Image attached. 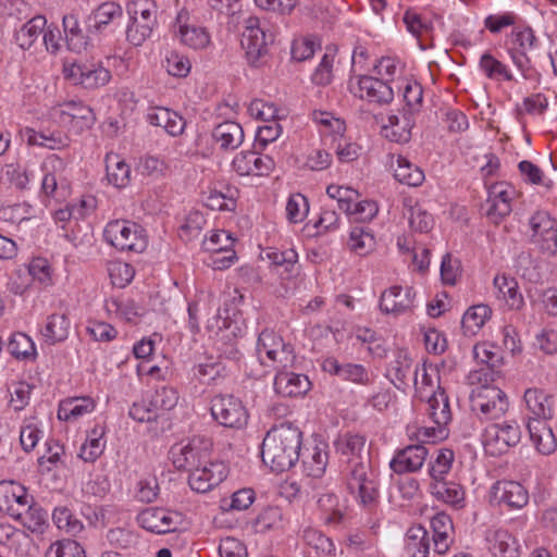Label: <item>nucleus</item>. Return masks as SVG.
<instances>
[{
    "mask_svg": "<svg viewBox=\"0 0 557 557\" xmlns=\"http://www.w3.org/2000/svg\"><path fill=\"white\" fill-rule=\"evenodd\" d=\"M431 537L422 525H413L406 534V549L410 557H429Z\"/></svg>",
    "mask_w": 557,
    "mask_h": 557,
    "instance_id": "36",
    "label": "nucleus"
},
{
    "mask_svg": "<svg viewBox=\"0 0 557 557\" xmlns=\"http://www.w3.org/2000/svg\"><path fill=\"white\" fill-rule=\"evenodd\" d=\"M490 502L508 509H521L529 503V493L519 482L497 481L491 487Z\"/></svg>",
    "mask_w": 557,
    "mask_h": 557,
    "instance_id": "13",
    "label": "nucleus"
},
{
    "mask_svg": "<svg viewBox=\"0 0 557 557\" xmlns=\"http://www.w3.org/2000/svg\"><path fill=\"white\" fill-rule=\"evenodd\" d=\"M530 242L542 252L555 256L557 252V224L546 211H536L529 219Z\"/></svg>",
    "mask_w": 557,
    "mask_h": 557,
    "instance_id": "8",
    "label": "nucleus"
},
{
    "mask_svg": "<svg viewBox=\"0 0 557 557\" xmlns=\"http://www.w3.org/2000/svg\"><path fill=\"white\" fill-rule=\"evenodd\" d=\"M107 178L116 188L126 187L131 182V168L119 154L106 157Z\"/></svg>",
    "mask_w": 557,
    "mask_h": 557,
    "instance_id": "35",
    "label": "nucleus"
},
{
    "mask_svg": "<svg viewBox=\"0 0 557 557\" xmlns=\"http://www.w3.org/2000/svg\"><path fill=\"white\" fill-rule=\"evenodd\" d=\"M473 355L478 362L485 366L474 373L480 382H494L500 377L504 358L496 346L488 343L476 344L473 347Z\"/></svg>",
    "mask_w": 557,
    "mask_h": 557,
    "instance_id": "15",
    "label": "nucleus"
},
{
    "mask_svg": "<svg viewBox=\"0 0 557 557\" xmlns=\"http://www.w3.org/2000/svg\"><path fill=\"white\" fill-rule=\"evenodd\" d=\"M387 371L392 383L398 389H405L408 385L407 379L411 373H413L414 384L418 382L419 368L416 367V369L412 370V360L407 354H398L395 360L391 362Z\"/></svg>",
    "mask_w": 557,
    "mask_h": 557,
    "instance_id": "33",
    "label": "nucleus"
},
{
    "mask_svg": "<svg viewBox=\"0 0 557 557\" xmlns=\"http://www.w3.org/2000/svg\"><path fill=\"white\" fill-rule=\"evenodd\" d=\"M189 14L181 11L176 17L177 35L183 45L195 49H205L210 44V35L205 27L190 24Z\"/></svg>",
    "mask_w": 557,
    "mask_h": 557,
    "instance_id": "18",
    "label": "nucleus"
},
{
    "mask_svg": "<svg viewBox=\"0 0 557 557\" xmlns=\"http://www.w3.org/2000/svg\"><path fill=\"white\" fill-rule=\"evenodd\" d=\"M414 295L412 287L392 286L381 295L380 309L385 313L406 312L412 307Z\"/></svg>",
    "mask_w": 557,
    "mask_h": 557,
    "instance_id": "22",
    "label": "nucleus"
},
{
    "mask_svg": "<svg viewBox=\"0 0 557 557\" xmlns=\"http://www.w3.org/2000/svg\"><path fill=\"white\" fill-rule=\"evenodd\" d=\"M106 308L109 312H114L128 322L134 321L139 315L138 307L132 299L112 298L107 301Z\"/></svg>",
    "mask_w": 557,
    "mask_h": 557,
    "instance_id": "59",
    "label": "nucleus"
},
{
    "mask_svg": "<svg viewBox=\"0 0 557 557\" xmlns=\"http://www.w3.org/2000/svg\"><path fill=\"white\" fill-rule=\"evenodd\" d=\"M309 212L308 199L300 193L289 196L286 203V216L292 223L304 221Z\"/></svg>",
    "mask_w": 557,
    "mask_h": 557,
    "instance_id": "58",
    "label": "nucleus"
},
{
    "mask_svg": "<svg viewBox=\"0 0 557 557\" xmlns=\"http://www.w3.org/2000/svg\"><path fill=\"white\" fill-rule=\"evenodd\" d=\"M227 476V468L222 461L209 459L200 467L189 471L188 485L197 493H207L218 486Z\"/></svg>",
    "mask_w": 557,
    "mask_h": 557,
    "instance_id": "12",
    "label": "nucleus"
},
{
    "mask_svg": "<svg viewBox=\"0 0 557 557\" xmlns=\"http://www.w3.org/2000/svg\"><path fill=\"white\" fill-rule=\"evenodd\" d=\"M507 395L497 386L484 382L471 394V408L484 419H499L508 410Z\"/></svg>",
    "mask_w": 557,
    "mask_h": 557,
    "instance_id": "6",
    "label": "nucleus"
},
{
    "mask_svg": "<svg viewBox=\"0 0 557 557\" xmlns=\"http://www.w3.org/2000/svg\"><path fill=\"white\" fill-rule=\"evenodd\" d=\"M431 494L436 499L455 507H462L465 503L463 487L453 481H437L430 484Z\"/></svg>",
    "mask_w": 557,
    "mask_h": 557,
    "instance_id": "34",
    "label": "nucleus"
},
{
    "mask_svg": "<svg viewBox=\"0 0 557 557\" xmlns=\"http://www.w3.org/2000/svg\"><path fill=\"white\" fill-rule=\"evenodd\" d=\"M375 238L373 234L366 231L363 227H355L350 232L349 247L359 256L367 255L374 249Z\"/></svg>",
    "mask_w": 557,
    "mask_h": 557,
    "instance_id": "51",
    "label": "nucleus"
},
{
    "mask_svg": "<svg viewBox=\"0 0 557 557\" xmlns=\"http://www.w3.org/2000/svg\"><path fill=\"white\" fill-rule=\"evenodd\" d=\"M206 249L214 251L216 255L224 253L221 258H215L213 263L216 268H228L233 264L236 253L227 247L232 245L231 236L225 231L213 233L209 240L205 243Z\"/></svg>",
    "mask_w": 557,
    "mask_h": 557,
    "instance_id": "30",
    "label": "nucleus"
},
{
    "mask_svg": "<svg viewBox=\"0 0 557 557\" xmlns=\"http://www.w3.org/2000/svg\"><path fill=\"white\" fill-rule=\"evenodd\" d=\"M413 126L412 116L403 113L401 116L392 114L387 123L382 126V134L391 141L405 144L411 138V128Z\"/></svg>",
    "mask_w": 557,
    "mask_h": 557,
    "instance_id": "28",
    "label": "nucleus"
},
{
    "mask_svg": "<svg viewBox=\"0 0 557 557\" xmlns=\"http://www.w3.org/2000/svg\"><path fill=\"white\" fill-rule=\"evenodd\" d=\"M301 438V431L290 423L273 426L262 442L263 462L275 472L290 469L299 460Z\"/></svg>",
    "mask_w": 557,
    "mask_h": 557,
    "instance_id": "2",
    "label": "nucleus"
},
{
    "mask_svg": "<svg viewBox=\"0 0 557 557\" xmlns=\"http://www.w3.org/2000/svg\"><path fill=\"white\" fill-rule=\"evenodd\" d=\"M523 397L528 409L537 417L536 419L552 417V409L548 404L549 397L542 389L528 388Z\"/></svg>",
    "mask_w": 557,
    "mask_h": 557,
    "instance_id": "43",
    "label": "nucleus"
},
{
    "mask_svg": "<svg viewBox=\"0 0 557 557\" xmlns=\"http://www.w3.org/2000/svg\"><path fill=\"white\" fill-rule=\"evenodd\" d=\"M211 442L203 437H194L185 445L171 448L173 463L178 470L190 471L210 459Z\"/></svg>",
    "mask_w": 557,
    "mask_h": 557,
    "instance_id": "10",
    "label": "nucleus"
},
{
    "mask_svg": "<svg viewBox=\"0 0 557 557\" xmlns=\"http://www.w3.org/2000/svg\"><path fill=\"white\" fill-rule=\"evenodd\" d=\"M212 138L221 149H235L243 143L244 131L238 123L225 121L213 128Z\"/></svg>",
    "mask_w": 557,
    "mask_h": 557,
    "instance_id": "31",
    "label": "nucleus"
},
{
    "mask_svg": "<svg viewBox=\"0 0 557 557\" xmlns=\"http://www.w3.org/2000/svg\"><path fill=\"white\" fill-rule=\"evenodd\" d=\"M211 414L225 428L240 429L247 424L248 412L240 399L233 395H216L211 399Z\"/></svg>",
    "mask_w": 557,
    "mask_h": 557,
    "instance_id": "9",
    "label": "nucleus"
},
{
    "mask_svg": "<svg viewBox=\"0 0 557 557\" xmlns=\"http://www.w3.org/2000/svg\"><path fill=\"white\" fill-rule=\"evenodd\" d=\"M284 341L272 330H263L257 341V354L261 363H263L262 355L264 354L268 359L272 357L271 350H277L284 347Z\"/></svg>",
    "mask_w": 557,
    "mask_h": 557,
    "instance_id": "54",
    "label": "nucleus"
},
{
    "mask_svg": "<svg viewBox=\"0 0 557 557\" xmlns=\"http://www.w3.org/2000/svg\"><path fill=\"white\" fill-rule=\"evenodd\" d=\"M225 367L220 361L199 363L194 367V375L201 383L210 384L224 376Z\"/></svg>",
    "mask_w": 557,
    "mask_h": 557,
    "instance_id": "60",
    "label": "nucleus"
},
{
    "mask_svg": "<svg viewBox=\"0 0 557 557\" xmlns=\"http://www.w3.org/2000/svg\"><path fill=\"white\" fill-rule=\"evenodd\" d=\"M255 492L251 488H240L232 494L231 498H223L221 500V509L224 511L230 510H246L255 500Z\"/></svg>",
    "mask_w": 557,
    "mask_h": 557,
    "instance_id": "52",
    "label": "nucleus"
},
{
    "mask_svg": "<svg viewBox=\"0 0 557 557\" xmlns=\"http://www.w3.org/2000/svg\"><path fill=\"white\" fill-rule=\"evenodd\" d=\"M147 121L153 126L162 127L171 136L181 135L186 125L183 116L163 107L150 109L147 113Z\"/></svg>",
    "mask_w": 557,
    "mask_h": 557,
    "instance_id": "25",
    "label": "nucleus"
},
{
    "mask_svg": "<svg viewBox=\"0 0 557 557\" xmlns=\"http://www.w3.org/2000/svg\"><path fill=\"white\" fill-rule=\"evenodd\" d=\"M46 557H86V552L78 542L65 539L51 544Z\"/></svg>",
    "mask_w": 557,
    "mask_h": 557,
    "instance_id": "53",
    "label": "nucleus"
},
{
    "mask_svg": "<svg viewBox=\"0 0 557 557\" xmlns=\"http://www.w3.org/2000/svg\"><path fill=\"white\" fill-rule=\"evenodd\" d=\"M47 20L42 15H36L26 22L15 34V40L22 49H29L44 33Z\"/></svg>",
    "mask_w": 557,
    "mask_h": 557,
    "instance_id": "39",
    "label": "nucleus"
},
{
    "mask_svg": "<svg viewBox=\"0 0 557 557\" xmlns=\"http://www.w3.org/2000/svg\"><path fill=\"white\" fill-rule=\"evenodd\" d=\"M334 446L347 462L345 472L350 493L358 494L363 505L373 504L379 493L366 436L347 432L335 440Z\"/></svg>",
    "mask_w": 557,
    "mask_h": 557,
    "instance_id": "1",
    "label": "nucleus"
},
{
    "mask_svg": "<svg viewBox=\"0 0 557 557\" xmlns=\"http://www.w3.org/2000/svg\"><path fill=\"white\" fill-rule=\"evenodd\" d=\"M234 171L242 175H268L274 168V161L269 156L256 151H242L233 160Z\"/></svg>",
    "mask_w": 557,
    "mask_h": 557,
    "instance_id": "16",
    "label": "nucleus"
},
{
    "mask_svg": "<svg viewBox=\"0 0 557 557\" xmlns=\"http://www.w3.org/2000/svg\"><path fill=\"white\" fill-rule=\"evenodd\" d=\"M428 456L423 445H409L399 449L389 462L391 469L398 474L420 470Z\"/></svg>",
    "mask_w": 557,
    "mask_h": 557,
    "instance_id": "19",
    "label": "nucleus"
},
{
    "mask_svg": "<svg viewBox=\"0 0 557 557\" xmlns=\"http://www.w3.org/2000/svg\"><path fill=\"white\" fill-rule=\"evenodd\" d=\"M454 461V451L448 448L437 450L434 461L430 462L429 474L434 482L443 481L444 476L450 471Z\"/></svg>",
    "mask_w": 557,
    "mask_h": 557,
    "instance_id": "50",
    "label": "nucleus"
},
{
    "mask_svg": "<svg viewBox=\"0 0 557 557\" xmlns=\"http://www.w3.org/2000/svg\"><path fill=\"white\" fill-rule=\"evenodd\" d=\"M122 7L113 1L103 2L88 16L87 30L90 34H99L113 20L121 17Z\"/></svg>",
    "mask_w": 557,
    "mask_h": 557,
    "instance_id": "29",
    "label": "nucleus"
},
{
    "mask_svg": "<svg viewBox=\"0 0 557 557\" xmlns=\"http://www.w3.org/2000/svg\"><path fill=\"white\" fill-rule=\"evenodd\" d=\"M273 41L272 34H267L260 27L258 17H249L242 35V47L245 50L247 62L255 67L267 62L269 44Z\"/></svg>",
    "mask_w": 557,
    "mask_h": 557,
    "instance_id": "5",
    "label": "nucleus"
},
{
    "mask_svg": "<svg viewBox=\"0 0 557 557\" xmlns=\"http://www.w3.org/2000/svg\"><path fill=\"white\" fill-rule=\"evenodd\" d=\"M530 440L539 453L549 455L557 447V440L545 419H530L527 423Z\"/></svg>",
    "mask_w": 557,
    "mask_h": 557,
    "instance_id": "24",
    "label": "nucleus"
},
{
    "mask_svg": "<svg viewBox=\"0 0 557 557\" xmlns=\"http://www.w3.org/2000/svg\"><path fill=\"white\" fill-rule=\"evenodd\" d=\"M8 350L16 359H26L35 355L34 343L24 333H15L11 336Z\"/></svg>",
    "mask_w": 557,
    "mask_h": 557,
    "instance_id": "57",
    "label": "nucleus"
},
{
    "mask_svg": "<svg viewBox=\"0 0 557 557\" xmlns=\"http://www.w3.org/2000/svg\"><path fill=\"white\" fill-rule=\"evenodd\" d=\"M322 369L344 381L356 384L368 385L372 382V374L362 364L341 363L335 358H326L322 363Z\"/></svg>",
    "mask_w": 557,
    "mask_h": 557,
    "instance_id": "20",
    "label": "nucleus"
},
{
    "mask_svg": "<svg viewBox=\"0 0 557 557\" xmlns=\"http://www.w3.org/2000/svg\"><path fill=\"white\" fill-rule=\"evenodd\" d=\"M71 75L87 89H96L107 85L111 79L109 70L101 65H74Z\"/></svg>",
    "mask_w": 557,
    "mask_h": 557,
    "instance_id": "26",
    "label": "nucleus"
},
{
    "mask_svg": "<svg viewBox=\"0 0 557 557\" xmlns=\"http://www.w3.org/2000/svg\"><path fill=\"white\" fill-rule=\"evenodd\" d=\"M69 318L64 313H53L48 317L47 323L42 329L41 334L45 337L46 343L53 345L55 343L65 341L69 336Z\"/></svg>",
    "mask_w": 557,
    "mask_h": 557,
    "instance_id": "38",
    "label": "nucleus"
},
{
    "mask_svg": "<svg viewBox=\"0 0 557 557\" xmlns=\"http://www.w3.org/2000/svg\"><path fill=\"white\" fill-rule=\"evenodd\" d=\"M513 195L515 189L504 183H496L488 188V197L485 201L484 209L486 216L494 224H499L510 214Z\"/></svg>",
    "mask_w": 557,
    "mask_h": 557,
    "instance_id": "14",
    "label": "nucleus"
},
{
    "mask_svg": "<svg viewBox=\"0 0 557 557\" xmlns=\"http://www.w3.org/2000/svg\"><path fill=\"white\" fill-rule=\"evenodd\" d=\"M486 541L490 543V550L495 557H520L517 540L507 530H490Z\"/></svg>",
    "mask_w": 557,
    "mask_h": 557,
    "instance_id": "27",
    "label": "nucleus"
},
{
    "mask_svg": "<svg viewBox=\"0 0 557 557\" xmlns=\"http://www.w3.org/2000/svg\"><path fill=\"white\" fill-rule=\"evenodd\" d=\"M497 296L503 298L511 309H519L523 304L522 295L518 292V282L505 274L496 275L493 281Z\"/></svg>",
    "mask_w": 557,
    "mask_h": 557,
    "instance_id": "37",
    "label": "nucleus"
},
{
    "mask_svg": "<svg viewBox=\"0 0 557 557\" xmlns=\"http://www.w3.org/2000/svg\"><path fill=\"white\" fill-rule=\"evenodd\" d=\"M479 65L481 71L491 79L502 77L505 81H512L513 78L508 67L488 52L482 54Z\"/></svg>",
    "mask_w": 557,
    "mask_h": 557,
    "instance_id": "49",
    "label": "nucleus"
},
{
    "mask_svg": "<svg viewBox=\"0 0 557 557\" xmlns=\"http://www.w3.org/2000/svg\"><path fill=\"white\" fill-rule=\"evenodd\" d=\"M102 435V430L98 431L94 429L87 436L85 443L81 446L79 458L85 462H95L102 455L104 449V442L101 440Z\"/></svg>",
    "mask_w": 557,
    "mask_h": 557,
    "instance_id": "48",
    "label": "nucleus"
},
{
    "mask_svg": "<svg viewBox=\"0 0 557 557\" xmlns=\"http://www.w3.org/2000/svg\"><path fill=\"white\" fill-rule=\"evenodd\" d=\"M137 522L149 532L164 534L175 532L183 522V516L166 508L149 507L138 513Z\"/></svg>",
    "mask_w": 557,
    "mask_h": 557,
    "instance_id": "11",
    "label": "nucleus"
},
{
    "mask_svg": "<svg viewBox=\"0 0 557 557\" xmlns=\"http://www.w3.org/2000/svg\"><path fill=\"white\" fill-rule=\"evenodd\" d=\"M215 348L220 357L234 360L238 358L239 350L237 347V339L234 331H221L218 333L215 341Z\"/></svg>",
    "mask_w": 557,
    "mask_h": 557,
    "instance_id": "56",
    "label": "nucleus"
},
{
    "mask_svg": "<svg viewBox=\"0 0 557 557\" xmlns=\"http://www.w3.org/2000/svg\"><path fill=\"white\" fill-rule=\"evenodd\" d=\"M62 23L69 48L77 52L85 48L87 42L79 27L77 16L75 14L64 15Z\"/></svg>",
    "mask_w": 557,
    "mask_h": 557,
    "instance_id": "45",
    "label": "nucleus"
},
{
    "mask_svg": "<svg viewBox=\"0 0 557 557\" xmlns=\"http://www.w3.org/2000/svg\"><path fill=\"white\" fill-rule=\"evenodd\" d=\"M359 97L369 102L380 106L388 104L394 99V90L389 84L383 79L372 76L358 77Z\"/></svg>",
    "mask_w": 557,
    "mask_h": 557,
    "instance_id": "21",
    "label": "nucleus"
},
{
    "mask_svg": "<svg viewBox=\"0 0 557 557\" xmlns=\"http://www.w3.org/2000/svg\"><path fill=\"white\" fill-rule=\"evenodd\" d=\"M426 412L438 426H445L451 420L448 396L441 386L429 398Z\"/></svg>",
    "mask_w": 557,
    "mask_h": 557,
    "instance_id": "32",
    "label": "nucleus"
},
{
    "mask_svg": "<svg viewBox=\"0 0 557 557\" xmlns=\"http://www.w3.org/2000/svg\"><path fill=\"white\" fill-rule=\"evenodd\" d=\"M103 237L119 250L143 252L147 247L143 227L127 220L109 222L103 231Z\"/></svg>",
    "mask_w": 557,
    "mask_h": 557,
    "instance_id": "4",
    "label": "nucleus"
},
{
    "mask_svg": "<svg viewBox=\"0 0 557 557\" xmlns=\"http://www.w3.org/2000/svg\"><path fill=\"white\" fill-rule=\"evenodd\" d=\"M107 540L110 545L122 549L131 548L138 542L137 534L124 528L110 529L107 532Z\"/></svg>",
    "mask_w": 557,
    "mask_h": 557,
    "instance_id": "61",
    "label": "nucleus"
},
{
    "mask_svg": "<svg viewBox=\"0 0 557 557\" xmlns=\"http://www.w3.org/2000/svg\"><path fill=\"white\" fill-rule=\"evenodd\" d=\"M52 519L58 529L65 531L72 536L78 535L84 530L83 522L67 507H57L53 510Z\"/></svg>",
    "mask_w": 557,
    "mask_h": 557,
    "instance_id": "46",
    "label": "nucleus"
},
{
    "mask_svg": "<svg viewBox=\"0 0 557 557\" xmlns=\"http://www.w3.org/2000/svg\"><path fill=\"white\" fill-rule=\"evenodd\" d=\"M41 435V431L38 429L37 424L34 422V419L26 420L21 428L20 432V442L23 449L26 453L32 451Z\"/></svg>",
    "mask_w": 557,
    "mask_h": 557,
    "instance_id": "64",
    "label": "nucleus"
},
{
    "mask_svg": "<svg viewBox=\"0 0 557 557\" xmlns=\"http://www.w3.org/2000/svg\"><path fill=\"white\" fill-rule=\"evenodd\" d=\"M520 440V425L515 420H508L487 426L482 442L487 454L499 456L508 451L510 447L518 445Z\"/></svg>",
    "mask_w": 557,
    "mask_h": 557,
    "instance_id": "7",
    "label": "nucleus"
},
{
    "mask_svg": "<svg viewBox=\"0 0 557 557\" xmlns=\"http://www.w3.org/2000/svg\"><path fill=\"white\" fill-rule=\"evenodd\" d=\"M22 509L21 515L15 516L14 519L21 521L32 532L42 531L47 523V512L41 507L29 503Z\"/></svg>",
    "mask_w": 557,
    "mask_h": 557,
    "instance_id": "44",
    "label": "nucleus"
},
{
    "mask_svg": "<svg viewBox=\"0 0 557 557\" xmlns=\"http://www.w3.org/2000/svg\"><path fill=\"white\" fill-rule=\"evenodd\" d=\"M129 22L126 40L135 47L141 46L158 25L157 5L152 0H133L127 3Z\"/></svg>",
    "mask_w": 557,
    "mask_h": 557,
    "instance_id": "3",
    "label": "nucleus"
},
{
    "mask_svg": "<svg viewBox=\"0 0 557 557\" xmlns=\"http://www.w3.org/2000/svg\"><path fill=\"white\" fill-rule=\"evenodd\" d=\"M395 178L408 186H419L424 181L423 171L403 156L397 157Z\"/></svg>",
    "mask_w": 557,
    "mask_h": 557,
    "instance_id": "42",
    "label": "nucleus"
},
{
    "mask_svg": "<svg viewBox=\"0 0 557 557\" xmlns=\"http://www.w3.org/2000/svg\"><path fill=\"white\" fill-rule=\"evenodd\" d=\"M327 460V453L314 447L310 456L302 459L304 470L309 476L320 478L325 472Z\"/></svg>",
    "mask_w": 557,
    "mask_h": 557,
    "instance_id": "55",
    "label": "nucleus"
},
{
    "mask_svg": "<svg viewBox=\"0 0 557 557\" xmlns=\"http://www.w3.org/2000/svg\"><path fill=\"white\" fill-rule=\"evenodd\" d=\"M29 503L24 486L14 482H0V510L14 518Z\"/></svg>",
    "mask_w": 557,
    "mask_h": 557,
    "instance_id": "23",
    "label": "nucleus"
},
{
    "mask_svg": "<svg viewBox=\"0 0 557 557\" xmlns=\"http://www.w3.org/2000/svg\"><path fill=\"white\" fill-rule=\"evenodd\" d=\"M335 53L326 52L322 57L319 65L312 74V82L317 85L325 86L332 82L333 78V63Z\"/></svg>",
    "mask_w": 557,
    "mask_h": 557,
    "instance_id": "63",
    "label": "nucleus"
},
{
    "mask_svg": "<svg viewBox=\"0 0 557 557\" xmlns=\"http://www.w3.org/2000/svg\"><path fill=\"white\" fill-rule=\"evenodd\" d=\"M492 310L487 305L480 304L470 307L463 314L461 326L466 335H474L490 319Z\"/></svg>",
    "mask_w": 557,
    "mask_h": 557,
    "instance_id": "40",
    "label": "nucleus"
},
{
    "mask_svg": "<svg viewBox=\"0 0 557 557\" xmlns=\"http://www.w3.org/2000/svg\"><path fill=\"white\" fill-rule=\"evenodd\" d=\"M149 399L150 406L161 416L162 412L170 411L177 405L178 394L173 387L161 386L156 388Z\"/></svg>",
    "mask_w": 557,
    "mask_h": 557,
    "instance_id": "47",
    "label": "nucleus"
},
{
    "mask_svg": "<svg viewBox=\"0 0 557 557\" xmlns=\"http://www.w3.org/2000/svg\"><path fill=\"white\" fill-rule=\"evenodd\" d=\"M273 385L275 393L283 397L302 396L311 387L307 375L296 373L290 369L277 370Z\"/></svg>",
    "mask_w": 557,
    "mask_h": 557,
    "instance_id": "17",
    "label": "nucleus"
},
{
    "mask_svg": "<svg viewBox=\"0 0 557 557\" xmlns=\"http://www.w3.org/2000/svg\"><path fill=\"white\" fill-rule=\"evenodd\" d=\"M163 66L172 76L186 77L190 72L191 64L188 58L176 52H170L165 58Z\"/></svg>",
    "mask_w": 557,
    "mask_h": 557,
    "instance_id": "62",
    "label": "nucleus"
},
{
    "mask_svg": "<svg viewBox=\"0 0 557 557\" xmlns=\"http://www.w3.org/2000/svg\"><path fill=\"white\" fill-rule=\"evenodd\" d=\"M94 407V401L88 397L66 399L59 406L58 418L64 421L76 420L92 411Z\"/></svg>",
    "mask_w": 557,
    "mask_h": 557,
    "instance_id": "41",
    "label": "nucleus"
}]
</instances>
